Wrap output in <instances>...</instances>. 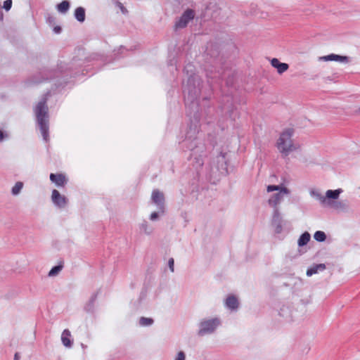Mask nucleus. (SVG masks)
<instances>
[{"instance_id":"nucleus-13","label":"nucleus","mask_w":360,"mask_h":360,"mask_svg":"<svg viewBox=\"0 0 360 360\" xmlns=\"http://www.w3.org/2000/svg\"><path fill=\"white\" fill-rule=\"evenodd\" d=\"M50 180L52 183H53L56 186L63 188L68 183V178L65 174L62 173L53 174L51 173L50 174Z\"/></svg>"},{"instance_id":"nucleus-20","label":"nucleus","mask_w":360,"mask_h":360,"mask_svg":"<svg viewBox=\"0 0 360 360\" xmlns=\"http://www.w3.org/2000/svg\"><path fill=\"white\" fill-rule=\"evenodd\" d=\"M70 8V4L68 1L64 0L56 6L57 11L61 14H65Z\"/></svg>"},{"instance_id":"nucleus-18","label":"nucleus","mask_w":360,"mask_h":360,"mask_svg":"<svg viewBox=\"0 0 360 360\" xmlns=\"http://www.w3.org/2000/svg\"><path fill=\"white\" fill-rule=\"evenodd\" d=\"M325 269L326 265L324 264H315L307 269L306 274L309 277L319 271H323Z\"/></svg>"},{"instance_id":"nucleus-14","label":"nucleus","mask_w":360,"mask_h":360,"mask_svg":"<svg viewBox=\"0 0 360 360\" xmlns=\"http://www.w3.org/2000/svg\"><path fill=\"white\" fill-rule=\"evenodd\" d=\"M60 340L63 346L66 348L70 349L74 344V338L71 332L68 329H65L60 335Z\"/></svg>"},{"instance_id":"nucleus-27","label":"nucleus","mask_w":360,"mask_h":360,"mask_svg":"<svg viewBox=\"0 0 360 360\" xmlns=\"http://www.w3.org/2000/svg\"><path fill=\"white\" fill-rule=\"evenodd\" d=\"M174 360H186V354L184 352L179 351L176 356L174 357Z\"/></svg>"},{"instance_id":"nucleus-26","label":"nucleus","mask_w":360,"mask_h":360,"mask_svg":"<svg viewBox=\"0 0 360 360\" xmlns=\"http://www.w3.org/2000/svg\"><path fill=\"white\" fill-rule=\"evenodd\" d=\"M61 269H62L61 266H56L50 270L48 275L49 277H54L60 273Z\"/></svg>"},{"instance_id":"nucleus-2","label":"nucleus","mask_w":360,"mask_h":360,"mask_svg":"<svg viewBox=\"0 0 360 360\" xmlns=\"http://www.w3.org/2000/svg\"><path fill=\"white\" fill-rule=\"evenodd\" d=\"M295 132L293 127H286L280 133L276 147L282 155L288 156L300 149V144L293 139Z\"/></svg>"},{"instance_id":"nucleus-8","label":"nucleus","mask_w":360,"mask_h":360,"mask_svg":"<svg viewBox=\"0 0 360 360\" xmlns=\"http://www.w3.org/2000/svg\"><path fill=\"white\" fill-rule=\"evenodd\" d=\"M51 200L53 205L60 209L65 208L68 204V198L56 189L52 190Z\"/></svg>"},{"instance_id":"nucleus-24","label":"nucleus","mask_w":360,"mask_h":360,"mask_svg":"<svg viewBox=\"0 0 360 360\" xmlns=\"http://www.w3.org/2000/svg\"><path fill=\"white\" fill-rule=\"evenodd\" d=\"M314 238L318 242H323L326 239V235L322 231H317L314 234Z\"/></svg>"},{"instance_id":"nucleus-4","label":"nucleus","mask_w":360,"mask_h":360,"mask_svg":"<svg viewBox=\"0 0 360 360\" xmlns=\"http://www.w3.org/2000/svg\"><path fill=\"white\" fill-rule=\"evenodd\" d=\"M276 191V193L270 194L268 198L269 205L275 210H279L278 206L282 202L284 196L290 194V190L283 185H268L266 192L268 193Z\"/></svg>"},{"instance_id":"nucleus-12","label":"nucleus","mask_w":360,"mask_h":360,"mask_svg":"<svg viewBox=\"0 0 360 360\" xmlns=\"http://www.w3.org/2000/svg\"><path fill=\"white\" fill-rule=\"evenodd\" d=\"M319 61H335L340 63H349V58L347 56H340L335 53H331L327 56H321L318 58Z\"/></svg>"},{"instance_id":"nucleus-11","label":"nucleus","mask_w":360,"mask_h":360,"mask_svg":"<svg viewBox=\"0 0 360 360\" xmlns=\"http://www.w3.org/2000/svg\"><path fill=\"white\" fill-rule=\"evenodd\" d=\"M225 307L231 311H236L239 308V300L238 297L233 295H229L224 302Z\"/></svg>"},{"instance_id":"nucleus-15","label":"nucleus","mask_w":360,"mask_h":360,"mask_svg":"<svg viewBox=\"0 0 360 360\" xmlns=\"http://www.w3.org/2000/svg\"><path fill=\"white\" fill-rule=\"evenodd\" d=\"M216 167L221 174L227 173V160L225 154H221L216 158Z\"/></svg>"},{"instance_id":"nucleus-3","label":"nucleus","mask_w":360,"mask_h":360,"mask_svg":"<svg viewBox=\"0 0 360 360\" xmlns=\"http://www.w3.org/2000/svg\"><path fill=\"white\" fill-rule=\"evenodd\" d=\"M34 112L43 139L47 141L49 140V115L46 99L43 98L36 104Z\"/></svg>"},{"instance_id":"nucleus-23","label":"nucleus","mask_w":360,"mask_h":360,"mask_svg":"<svg viewBox=\"0 0 360 360\" xmlns=\"http://www.w3.org/2000/svg\"><path fill=\"white\" fill-rule=\"evenodd\" d=\"M165 213V209H157V211L151 212L149 216V219L152 221H155Z\"/></svg>"},{"instance_id":"nucleus-30","label":"nucleus","mask_w":360,"mask_h":360,"mask_svg":"<svg viewBox=\"0 0 360 360\" xmlns=\"http://www.w3.org/2000/svg\"><path fill=\"white\" fill-rule=\"evenodd\" d=\"M8 135L7 133L4 132L3 131L0 130V142L4 141L5 139L8 138Z\"/></svg>"},{"instance_id":"nucleus-31","label":"nucleus","mask_w":360,"mask_h":360,"mask_svg":"<svg viewBox=\"0 0 360 360\" xmlns=\"http://www.w3.org/2000/svg\"><path fill=\"white\" fill-rule=\"evenodd\" d=\"M61 31V27L59 26H56L53 28V32L56 34H59Z\"/></svg>"},{"instance_id":"nucleus-19","label":"nucleus","mask_w":360,"mask_h":360,"mask_svg":"<svg viewBox=\"0 0 360 360\" xmlns=\"http://www.w3.org/2000/svg\"><path fill=\"white\" fill-rule=\"evenodd\" d=\"M311 239V235L309 232L305 231L302 233L297 239V245L299 248H302L306 245Z\"/></svg>"},{"instance_id":"nucleus-7","label":"nucleus","mask_w":360,"mask_h":360,"mask_svg":"<svg viewBox=\"0 0 360 360\" xmlns=\"http://www.w3.org/2000/svg\"><path fill=\"white\" fill-rule=\"evenodd\" d=\"M279 314L287 321H295L302 316V312L293 303L283 304L280 308Z\"/></svg>"},{"instance_id":"nucleus-21","label":"nucleus","mask_w":360,"mask_h":360,"mask_svg":"<svg viewBox=\"0 0 360 360\" xmlns=\"http://www.w3.org/2000/svg\"><path fill=\"white\" fill-rule=\"evenodd\" d=\"M75 18L79 22H83L85 20V10L82 7H78L74 12Z\"/></svg>"},{"instance_id":"nucleus-17","label":"nucleus","mask_w":360,"mask_h":360,"mask_svg":"<svg viewBox=\"0 0 360 360\" xmlns=\"http://www.w3.org/2000/svg\"><path fill=\"white\" fill-rule=\"evenodd\" d=\"M139 227L140 232L146 236H150L154 231L153 226L146 221L141 222Z\"/></svg>"},{"instance_id":"nucleus-9","label":"nucleus","mask_w":360,"mask_h":360,"mask_svg":"<svg viewBox=\"0 0 360 360\" xmlns=\"http://www.w3.org/2000/svg\"><path fill=\"white\" fill-rule=\"evenodd\" d=\"M195 12L192 9L186 10L181 17L176 20L175 27L176 28H184L194 18Z\"/></svg>"},{"instance_id":"nucleus-28","label":"nucleus","mask_w":360,"mask_h":360,"mask_svg":"<svg viewBox=\"0 0 360 360\" xmlns=\"http://www.w3.org/2000/svg\"><path fill=\"white\" fill-rule=\"evenodd\" d=\"M12 6V0H6L4 2L3 8L6 11H8Z\"/></svg>"},{"instance_id":"nucleus-29","label":"nucleus","mask_w":360,"mask_h":360,"mask_svg":"<svg viewBox=\"0 0 360 360\" xmlns=\"http://www.w3.org/2000/svg\"><path fill=\"white\" fill-rule=\"evenodd\" d=\"M115 6L122 13H125L127 12L124 6L119 1L115 2Z\"/></svg>"},{"instance_id":"nucleus-6","label":"nucleus","mask_w":360,"mask_h":360,"mask_svg":"<svg viewBox=\"0 0 360 360\" xmlns=\"http://www.w3.org/2000/svg\"><path fill=\"white\" fill-rule=\"evenodd\" d=\"M270 226L272 232L276 236L288 234L290 231L289 222L284 219L279 210L273 211Z\"/></svg>"},{"instance_id":"nucleus-10","label":"nucleus","mask_w":360,"mask_h":360,"mask_svg":"<svg viewBox=\"0 0 360 360\" xmlns=\"http://www.w3.org/2000/svg\"><path fill=\"white\" fill-rule=\"evenodd\" d=\"M165 195L164 193L158 190H153L151 193L150 203L156 207L157 209H165Z\"/></svg>"},{"instance_id":"nucleus-22","label":"nucleus","mask_w":360,"mask_h":360,"mask_svg":"<svg viewBox=\"0 0 360 360\" xmlns=\"http://www.w3.org/2000/svg\"><path fill=\"white\" fill-rule=\"evenodd\" d=\"M24 187V184L22 181H17L11 188V194L13 196L18 195Z\"/></svg>"},{"instance_id":"nucleus-32","label":"nucleus","mask_w":360,"mask_h":360,"mask_svg":"<svg viewBox=\"0 0 360 360\" xmlns=\"http://www.w3.org/2000/svg\"><path fill=\"white\" fill-rule=\"evenodd\" d=\"M169 267L171 269V271H174V268H173V266H174V260L172 259H169Z\"/></svg>"},{"instance_id":"nucleus-25","label":"nucleus","mask_w":360,"mask_h":360,"mask_svg":"<svg viewBox=\"0 0 360 360\" xmlns=\"http://www.w3.org/2000/svg\"><path fill=\"white\" fill-rule=\"evenodd\" d=\"M153 320L150 318L141 317L139 319V323L141 326H149L152 325Z\"/></svg>"},{"instance_id":"nucleus-16","label":"nucleus","mask_w":360,"mask_h":360,"mask_svg":"<svg viewBox=\"0 0 360 360\" xmlns=\"http://www.w3.org/2000/svg\"><path fill=\"white\" fill-rule=\"evenodd\" d=\"M270 63L271 66L274 67L276 70L277 72L280 75L286 72L289 68L288 64L285 63H281L278 58H272Z\"/></svg>"},{"instance_id":"nucleus-5","label":"nucleus","mask_w":360,"mask_h":360,"mask_svg":"<svg viewBox=\"0 0 360 360\" xmlns=\"http://www.w3.org/2000/svg\"><path fill=\"white\" fill-rule=\"evenodd\" d=\"M221 326V319L219 316L203 318L198 323L197 334L200 337L214 334Z\"/></svg>"},{"instance_id":"nucleus-1","label":"nucleus","mask_w":360,"mask_h":360,"mask_svg":"<svg viewBox=\"0 0 360 360\" xmlns=\"http://www.w3.org/2000/svg\"><path fill=\"white\" fill-rule=\"evenodd\" d=\"M342 193L343 190L340 188L328 189L324 193L317 188H311L309 191L310 197L316 200L321 207L337 212H343L347 208L346 203L340 200Z\"/></svg>"}]
</instances>
